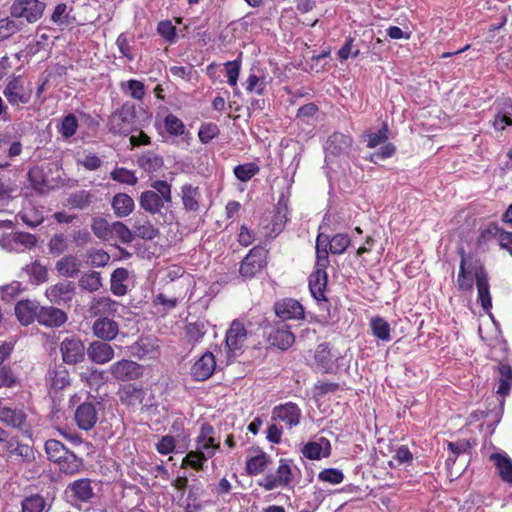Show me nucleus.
<instances>
[{"label": "nucleus", "instance_id": "nucleus-1", "mask_svg": "<svg viewBox=\"0 0 512 512\" xmlns=\"http://www.w3.org/2000/svg\"><path fill=\"white\" fill-rule=\"evenodd\" d=\"M509 348L507 341L502 337H497L493 344H490V350L487 357L498 364L494 367L495 381L497 384L496 393L501 397L509 395L512 389V367L507 362Z\"/></svg>", "mask_w": 512, "mask_h": 512}, {"label": "nucleus", "instance_id": "nucleus-2", "mask_svg": "<svg viewBox=\"0 0 512 512\" xmlns=\"http://www.w3.org/2000/svg\"><path fill=\"white\" fill-rule=\"evenodd\" d=\"M459 288H489L483 265L471 256L463 255L458 275Z\"/></svg>", "mask_w": 512, "mask_h": 512}, {"label": "nucleus", "instance_id": "nucleus-3", "mask_svg": "<svg viewBox=\"0 0 512 512\" xmlns=\"http://www.w3.org/2000/svg\"><path fill=\"white\" fill-rule=\"evenodd\" d=\"M151 188L141 193L139 204L146 212L157 214L165 204L172 202L171 185L167 181L156 180L151 183Z\"/></svg>", "mask_w": 512, "mask_h": 512}, {"label": "nucleus", "instance_id": "nucleus-4", "mask_svg": "<svg viewBox=\"0 0 512 512\" xmlns=\"http://www.w3.org/2000/svg\"><path fill=\"white\" fill-rule=\"evenodd\" d=\"M3 95L12 107L30 103L33 95V85L22 76L11 77L3 89Z\"/></svg>", "mask_w": 512, "mask_h": 512}, {"label": "nucleus", "instance_id": "nucleus-5", "mask_svg": "<svg viewBox=\"0 0 512 512\" xmlns=\"http://www.w3.org/2000/svg\"><path fill=\"white\" fill-rule=\"evenodd\" d=\"M328 236L319 234L316 240V265L315 270L309 276L308 288H326L328 265Z\"/></svg>", "mask_w": 512, "mask_h": 512}, {"label": "nucleus", "instance_id": "nucleus-6", "mask_svg": "<svg viewBox=\"0 0 512 512\" xmlns=\"http://www.w3.org/2000/svg\"><path fill=\"white\" fill-rule=\"evenodd\" d=\"M247 329L242 321L236 319L230 324L225 335V346L227 349V363L241 355L247 340Z\"/></svg>", "mask_w": 512, "mask_h": 512}, {"label": "nucleus", "instance_id": "nucleus-7", "mask_svg": "<svg viewBox=\"0 0 512 512\" xmlns=\"http://www.w3.org/2000/svg\"><path fill=\"white\" fill-rule=\"evenodd\" d=\"M353 139L351 136L335 132L326 141V162L333 163L336 159H345L352 149Z\"/></svg>", "mask_w": 512, "mask_h": 512}, {"label": "nucleus", "instance_id": "nucleus-8", "mask_svg": "<svg viewBox=\"0 0 512 512\" xmlns=\"http://www.w3.org/2000/svg\"><path fill=\"white\" fill-rule=\"evenodd\" d=\"M134 120V108L128 105H123L109 117V131L114 134L127 135L133 130Z\"/></svg>", "mask_w": 512, "mask_h": 512}, {"label": "nucleus", "instance_id": "nucleus-9", "mask_svg": "<svg viewBox=\"0 0 512 512\" xmlns=\"http://www.w3.org/2000/svg\"><path fill=\"white\" fill-rule=\"evenodd\" d=\"M293 478L290 461L281 459L279 466L274 474H267L260 482L259 486L266 491H271L277 487H289Z\"/></svg>", "mask_w": 512, "mask_h": 512}, {"label": "nucleus", "instance_id": "nucleus-10", "mask_svg": "<svg viewBox=\"0 0 512 512\" xmlns=\"http://www.w3.org/2000/svg\"><path fill=\"white\" fill-rule=\"evenodd\" d=\"M4 450L8 459L21 464H31L35 461L34 448L20 441L18 436L9 437L4 444Z\"/></svg>", "mask_w": 512, "mask_h": 512}, {"label": "nucleus", "instance_id": "nucleus-11", "mask_svg": "<svg viewBox=\"0 0 512 512\" xmlns=\"http://www.w3.org/2000/svg\"><path fill=\"white\" fill-rule=\"evenodd\" d=\"M143 372L144 368L141 364L129 359H121L109 367L112 377L122 382L136 380L143 375Z\"/></svg>", "mask_w": 512, "mask_h": 512}, {"label": "nucleus", "instance_id": "nucleus-12", "mask_svg": "<svg viewBox=\"0 0 512 512\" xmlns=\"http://www.w3.org/2000/svg\"><path fill=\"white\" fill-rule=\"evenodd\" d=\"M267 254V250L263 247L256 246L252 248L241 263L240 274L245 278L254 277L265 267Z\"/></svg>", "mask_w": 512, "mask_h": 512}, {"label": "nucleus", "instance_id": "nucleus-13", "mask_svg": "<svg viewBox=\"0 0 512 512\" xmlns=\"http://www.w3.org/2000/svg\"><path fill=\"white\" fill-rule=\"evenodd\" d=\"M340 356L334 353L328 343L319 344L315 350L314 361L318 371L324 374H336L339 370Z\"/></svg>", "mask_w": 512, "mask_h": 512}, {"label": "nucleus", "instance_id": "nucleus-14", "mask_svg": "<svg viewBox=\"0 0 512 512\" xmlns=\"http://www.w3.org/2000/svg\"><path fill=\"white\" fill-rule=\"evenodd\" d=\"M44 8L45 5L39 0H15L11 6V14L34 23L42 16Z\"/></svg>", "mask_w": 512, "mask_h": 512}, {"label": "nucleus", "instance_id": "nucleus-15", "mask_svg": "<svg viewBox=\"0 0 512 512\" xmlns=\"http://www.w3.org/2000/svg\"><path fill=\"white\" fill-rule=\"evenodd\" d=\"M36 244V238L29 233L16 232L5 234L0 238V247L8 252L22 253Z\"/></svg>", "mask_w": 512, "mask_h": 512}, {"label": "nucleus", "instance_id": "nucleus-16", "mask_svg": "<svg viewBox=\"0 0 512 512\" xmlns=\"http://www.w3.org/2000/svg\"><path fill=\"white\" fill-rule=\"evenodd\" d=\"M63 362L68 365L80 363L85 358V347L77 336L66 337L60 344Z\"/></svg>", "mask_w": 512, "mask_h": 512}, {"label": "nucleus", "instance_id": "nucleus-17", "mask_svg": "<svg viewBox=\"0 0 512 512\" xmlns=\"http://www.w3.org/2000/svg\"><path fill=\"white\" fill-rule=\"evenodd\" d=\"M301 409L293 402L276 405L272 409V420L284 422L291 429L300 423Z\"/></svg>", "mask_w": 512, "mask_h": 512}, {"label": "nucleus", "instance_id": "nucleus-18", "mask_svg": "<svg viewBox=\"0 0 512 512\" xmlns=\"http://www.w3.org/2000/svg\"><path fill=\"white\" fill-rule=\"evenodd\" d=\"M74 420L79 429L91 430L98 421L96 404L91 401L81 403L75 410Z\"/></svg>", "mask_w": 512, "mask_h": 512}, {"label": "nucleus", "instance_id": "nucleus-19", "mask_svg": "<svg viewBox=\"0 0 512 512\" xmlns=\"http://www.w3.org/2000/svg\"><path fill=\"white\" fill-rule=\"evenodd\" d=\"M214 434V427L205 422L201 425L199 434L196 438V448L204 451L208 459L213 457L216 451L220 449V442L216 441Z\"/></svg>", "mask_w": 512, "mask_h": 512}, {"label": "nucleus", "instance_id": "nucleus-20", "mask_svg": "<svg viewBox=\"0 0 512 512\" xmlns=\"http://www.w3.org/2000/svg\"><path fill=\"white\" fill-rule=\"evenodd\" d=\"M267 342L272 347L287 350L294 344L295 336L287 324L279 323L268 333Z\"/></svg>", "mask_w": 512, "mask_h": 512}, {"label": "nucleus", "instance_id": "nucleus-21", "mask_svg": "<svg viewBox=\"0 0 512 512\" xmlns=\"http://www.w3.org/2000/svg\"><path fill=\"white\" fill-rule=\"evenodd\" d=\"M215 368V356L207 351L192 365L190 374L195 381H205L213 375Z\"/></svg>", "mask_w": 512, "mask_h": 512}, {"label": "nucleus", "instance_id": "nucleus-22", "mask_svg": "<svg viewBox=\"0 0 512 512\" xmlns=\"http://www.w3.org/2000/svg\"><path fill=\"white\" fill-rule=\"evenodd\" d=\"M274 311L276 316L283 321L304 318V308L300 302L290 298L277 301L274 304Z\"/></svg>", "mask_w": 512, "mask_h": 512}, {"label": "nucleus", "instance_id": "nucleus-23", "mask_svg": "<svg viewBox=\"0 0 512 512\" xmlns=\"http://www.w3.org/2000/svg\"><path fill=\"white\" fill-rule=\"evenodd\" d=\"M133 356L143 358H155L159 354L158 340L153 336H141L130 346Z\"/></svg>", "mask_w": 512, "mask_h": 512}, {"label": "nucleus", "instance_id": "nucleus-24", "mask_svg": "<svg viewBox=\"0 0 512 512\" xmlns=\"http://www.w3.org/2000/svg\"><path fill=\"white\" fill-rule=\"evenodd\" d=\"M87 354L89 359L96 364L108 363L115 355L113 347L104 340L92 342L87 349Z\"/></svg>", "mask_w": 512, "mask_h": 512}, {"label": "nucleus", "instance_id": "nucleus-25", "mask_svg": "<svg viewBox=\"0 0 512 512\" xmlns=\"http://www.w3.org/2000/svg\"><path fill=\"white\" fill-rule=\"evenodd\" d=\"M94 335L104 341H111L119 333V325L116 321L107 317H99L93 323Z\"/></svg>", "mask_w": 512, "mask_h": 512}, {"label": "nucleus", "instance_id": "nucleus-26", "mask_svg": "<svg viewBox=\"0 0 512 512\" xmlns=\"http://www.w3.org/2000/svg\"><path fill=\"white\" fill-rule=\"evenodd\" d=\"M67 321L64 311L49 306L40 307L38 312V323L48 327H59Z\"/></svg>", "mask_w": 512, "mask_h": 512}, {"label": "nucleus", "instance_id": "nucleus-27", "mask_svg": "<svg viewBox=\"0 0 512 512\" xmlns=\"http://www.w3.org/2000/svg\"><path fill=\"white\" fill-rule=\"evenodd\" d=\"M47 382L54 390H63L70 386L71 378L68 369L63 364H56L47 373Z\"/></svg>", "mask_w": 512, "mask_h": 512}, {"label": "nucleus", "instance_id": "nucleus-28", "mask_svg": "<svg viewBox=\"0 0 512 512\" xmlns=\"http://www.w3.org/2000/svg\"><path fill=\"white\" fill-rule=\"evenodd\" d=\"M118 395L122 404L127 406H135L143 402L145 392L141 386L129 383L120 387Z\"/></svg>", "mask_w": 512, "mask_h": 512}, {"label": "nucleus", "instance_id": "nucleus-29", "mask_svg": "<svg viewBox=\"0 0 512 512\" xmlns=\"http://www.w3.org/2000/svg\"><path fill=\"white\" fill-rule=\"evenodd\" d=\"M0 421H2L6 426L23 430L26 425L27 415L22 409L0 407Z\"/></svg>", "mask_w": 512, "mask_h": 512}, {"label": "nucleus", "instance_id": "nucleus-30", "mask_svg": "<svg viewBox=\"0 0 512 512\" xmlns=\"http://www.w3.org/2000/svg\"><path fill=\"white\" fill-rule=\"evenodd\" d=\"M38 312L39 307L29 300L20 301L15 306L16 317L24 326L30 325L35 320L38 321Z\"/></svg>", "mask_w": 512, "mask_h": 512}, {"label": "nucleus", "instance_id": "nucleus-31", "mask_svg": "<svg viewBox=\"0 0 512 512\" xmlns=\"http://www.w3.org/2000/svg\"><path fill=\"white\" fill-rule=\"evenodd\" d=\"M112 209L119 218L130 215L134 208V200L126 193H117L111 201Z\"/></svg>", "mask_w": 512, "mask_h": 512}, {"label": "nucleus", "instance_id": "nucleus-32", "mask_svg": "<svg viewBox=\"0 0 512 512\" xmlns=\"http://www.w3.org/2000/svg\"><path fill=\"white\" fill-rule=\"evenodd\" d=\"M490 459L494 462L501 480L512 484V460L501 453H493Z\"/></svg>", "mask_w": 512, "mask_h": 512}, {"label": "nucleus", "instance_id": "nucleus-33", "mask_svg": "<svg viewBox=\"0 0 512 512\" xmlns=\"http://www.w3.org/2000/svg\"><path fill=\"white\" fill-rule=\"evenodd\" d=\"M71 495L79 501L86 502L93 497L91 481L88 478L75 480L68 486Z\"/></svg>", "mask_w": 512, "mask_h": 512}, {"label": "nucleus", "instance_id": "nucleus-34", "mask_svg": "<svg viewBox=\"0 0 512 512\" xmlns=\"http://www.w3.org/2000/svg\"><path fill=\"white\" fill-rule=\"evenodd\" d=\"M133 235L142 239H153L157 236L158 230L147 219L146 216H138L134 219Z\"/></svg>", "mask_w": 512, "mask_h": 512}, {"label": "nucleus", "instance_id": "nucleus-35", "mask_svg": "<svg viewBox=\"0 0 512 512\" xmlns=\"http://www.w3.org/2000/svg\"><path fill=\"white\" fill-rule=\"evenodd\" d=\"M57 464L59 465V470L67 475H74L78 473L83 466V461L80 457L76 456L73 452H67L64 457H62Z\"/></svg>", "mask_w": 512, "mask_h": 512}, {"label": "nucleus", "instance_id": "nucleus-36", "mask_svg": "<svg viewBox=\"0 0 512 512\" xmlns=\"http://www.w3.org/2000/svg\"><path fill=\"white\" fill-rule=\"evenodd\" d=\"M182 190V202L184 208L188 211H196L199 208L200 191L198 187H194L190 184H185L181 188Z\"/></svg>", "mask_w": 512, "mask_h": 512}, {"label": "nucleus", "instance_id": "nucleus-37", "mask_svg": "<svg viewBox=\"0 0 512 512\" xmlns=\"http://www.w3.org/2000/svg\"><path fill=\"white\" fill-rule=\"evenodd\" d=\"M25 273L29 276L32 285H42L47 281L48 270L39 261H35L24 268Z\"/></svg>", "mask_w": 512, "mask_h": 512}, {"label": "nucleus", "instance_id": "nucleus-38", "mask_svg": "<svg viewBox=\"0 0 512 512\" xmlns=\"http://www.w3.org/2000/svg\"><path fill=\"white\" fill-rule=\"evenodd\" d=\"M79 261L74 256H66L56 263V270L65 277H74L79 271Z\"/></svg>", "mask_w": 512, "mask_h": 512}, {"label": "nucleus", "instance_id": "nucleus-39", "mask_svg": "<svg viewBox=\"0 0 512 512\" xmlns=\"http://www.w3.org/2000/svg\"><path fill=\"white\" fill-rule=\"evenodd\" d=\"M205 334L206 328L204 323L194 322L188 323L185 326V338L187 342L192 346L199 344L202 341Z\"/></svg>", "mask_w": 512, "mask_h": 512}, {"label": "nucleus", "instance_id": "nucleus-40", "mask_svg": "<svg viewBox=\"0 0 512 512\" xmlns=\"http://www.w3.org/2000/svg\"><path fill=\"white\" fill-rule=\"evenodd\" d=\"M505 112H499L492 121V126L497 131H503L506 127L512 125V100L507 99L504 102Z\"/></svg>", "mask_w": 512, "mask_h": 512}, {"label": "nucleus", "instance_id": "nucleus-41", "mask_svg": "<svg viewBox=\"0 0 512 512\" xmlns=\"http://www.w3.org/2000/svg\"><path fill=\"white\" fill-rule=\"evenodd\" d=\"M44 447L48 459L55 463H57L68 452L66 446L61 441L56 439L47 440Z\"/></svg>", "mask_w": 512, "mask_h": 512}, {"label": "nucleus", "instance_id": "nucleus-42", "mask_svg": "<svg viewBox=\"0 0 512 512\" xmlns=\"http://www.w3.org/2000/svg\"><path fill=\"white\" fill-rule=\"evenodd\" d=\"M208 460L204 451L198 450L196 448L195 451H189L186 456L183 458L182 467L185 468L187 466L193 468L196 471L203 470L204 463Z\"/></svg>", "mask_w": 512, "mask_h": 512}, {"label": "nucleus", "instance_id": "nucleus-43", "mask_svg": "<svg viewBox=\"0 0 512 512\" xmlns=\"http://www.w3.org/2000/svg\"><path fill=\"white\" fill-rule=\"evenodd\" d=\"M370 327L372 334L382 341H389L390 336V325L381 317H374L370 321Z\"/></svg>", "mask_w": 512, "mask_h": 512}, {"label": "nucleus", "instance_id": "nucleus-44", "mask_svg": "<svg viewBox=\"0 0 512 512\" xmlns=\"http://www.w3.org/2000/svg\"><path fill=\"white\" fill-rule=\"evenodd\" d=\"M134 235L123 222L116 221L112 223L111 241L119 240L121 243L127 244L132 242Z\"/></svg>", "mask_w": 512, "mask_h": 512}, {"label": "nucleus", "instance_id": "nucleus-45", "mask_svg": "<svg viewBox=\"0 0 512 512\" xmlns=\"http://www.w3.org/2000/svg\"><path fill=\"white\" fill-rule=\"evenodd\" d=\"M267 465L268 457L265 453H261L247 459L246 472L250 476L258 475L264 471Z\"/></svg>", "mask_w": 512, "mask_h": 512}, {"label": "nucleus", "instance_id": "nucleus-46", "mask_svg": "<svg viewBox=\"0 0 512 512\" xmlns=\"http://www.w3.org/2000/svg\"><path fill=\"white\" fill-rule=\"evenodd\" d=\"M364 141L367 142L369 148H375L388 140V126L386 124L377 132L366 131L363 134Z\"/></svg>", "mask_w": 512, "mask_h": 512}, {"label": "nucleus", "instance_id": "nucleus-47", "mask_svg": "<svg viewBox=\"0 0 512 512\" xmlns=\"http://www.w3.org/2000/svg\"><path fill=\"white\" fill-rule=\"evenodd\" d=\"M138 164L142 169H144L147 172H155L162 167L163 160L161 157L153 153L147 152L139 157Z\"/></svg>", "mask_w": 512, "mask_h": 512}, {"label": "nucleus", "instance_id": "nucleus-48", "mask_svg": "<svg viewBox=\"0 0 512 512\" xmlns=\"http://www.w3.org/2000/svg\"><path fill=\"white\" fill-rule=\"evenodd\" d=\"M45 507V499L39 494L28 496L22 501V512H43Z\"/></svg>", "mask_w": 512, "mask_h": 512}, {"label": "nucleus", "instance_id": "nucleus-49", "mask_svg": "<svg viewBox=\"0 0 512 512\" xmlns=\"http://www.w3.org/2000/svg\"><path fill=\"white\" fill-rule=\"evenodd\" d=\"M350 244V238L346 234H337L333 238H328L327 250L328 253L341 254Z\"/></svg>", "mask_w": 512, "mask_h": 512}, {"label": "nucleus", "instance_id": "nucleus-50", "mask_svg": "<svg viewBox=\"0 0 512 512\" xmlns=\"http://www.w3.org/2000/svg\"><path fill=\"white\" fill-rule=\"evenodd\" d=\"M93 233L104 241H111L112 224L103 218H96L92 223Z\"/></svg>", "mask_w": 512, "mask_h": 512}, {"label": "nucleus", "instance_id": "nucleus-51", "mask_svg": "<svg viewBox=\"0 0 512 512\" xmlns=\"http://www.w3.org/2000/svg\"><path fill=\"white\" fill-rule=\"evenodd\" d=\"M486 232L497 235L500 247L512 256V232L503 231L496 225H490Z\"/></svg>", "mask_w": 512, "mask_h": 512}, {"label": "nucleus", "instance_id": "nucleus-52", "mask_svg": "<svg viewBox=\"0 0 512 512\" xmlns=\"http://www.w3.org/2000/svg\"><path fill=\"white\" fill-rule=\"evenodd\" d=\"M486 232L497 235L500 247L512 256V232L503 231L496 225H490Z\"/></svg>", "mask_w": 512, "mask_h": 512}, {"label": "nucleus", "instance_id": "nucleus-53", "mask_svg": "<svg viewBox=\"0 0 512 512\" xmlns=\"http://www.w3.org/2000/svg\"><path fill=\"white\" fill-rule=\"evenodd\" d=\"M259 172V167L255 163H245L234 168L236 178L242 182L249 181Z\"/></svg>", "mask_w": 512, "mask_h": 512}, {"label": "nucleus", "instance_id": "nucleus-54", "mask_svg": "<svg viewBox=\"0 0 512 512\" xmlns=\"http://www.w3.org/2000/svg\"><path fill=\"white\" fill-rule=\"evenodd\" d=\"M14 186L9 181L0 179V212L6 211L13 199Z\"/></svg>", "mask_w": 512, "mask_h": 512}, {"label": "nucleus", "instance_id": "nucleus-55", "mask_svg": "<svg viewBox=\"0 0 512 512\" xmlns=\"http://www.w3.org/2000/svg\"><path fill=\"white\" fill-rule=\"evenodd\" d=\"M166 131L172 136H181L185 132L183 122L173 114H169L164 119Z\"/></svg>", "mask_w": 512, "mask_h": 512}, {"label": "nucleus", "instance_id": "nucleus-56", "mask_svg": "<svg viewBox=\"0 0 512 512\" xmlns=\"http://www.w3.org/2000/svg\"><path fill=\"white\" fill-rule=\"evenodd\" d=\"M224 68L228 84L236 87L241 69V61L239 59L228 61L224 64Z\"/></svg>", "mask_w": 512, "mask_h": 512}, {"label": "nucleus", "instance_id": "nucleus-57", "mask_svg": "<svg viewBox=\"0 0 512 512\" xmlns=\"http://www.w3.org/2000/svg\"><path fill=\"white\" fill-rule=\"evenodd\" d=\"M110 176L114 181L132 186L135 185L138 181L134 172L122 167L114 169Z\"/></svg>", "mask_w": 512, "mask_h": 512}, {"label": "nucleus", "instance_id": "nucleus-58", "mask_svg": "<svg viewBox=\"0 0 512 512\" xmlns=\"http://www.w3.org/2000/svg\"><path fill=\"white\" fill-rule=\"evenodd\" d=\"M266 84L265 77L250 74L246 80V90L248 92H255L258 95H263Z\"/></svg>", "mask_w": 512, "mask_h": 512}, {"label": "nucleus", "instance_id": "nucleus-59", "mask_svg": "<svg viewBox=\"0 0 512 512\" xmlns=\"http://www.w3.org/2000/svg\"><path fill=\"white\" fill-rule=\"evenodd\" d=\"M77 128V118L75 117V115L69 114L63 118L61 125L59 127V132L63 137L69 138L76 133Z\"/></svg>", "mask_w": 512, "mask_h": 512}, {"label": "nucleus", "instance_id": "nucleus-60", "mask_svg": "<svg viewBox=\"0 0 512 512\" xmlns=\"http://www.w3.org/2000/svg\"><path fill=\"white\" fill-rule=\"evenodd\" d=\"M318 479L322 482L330 484H340L344 479V474L336 468H327L318 474Z\"/></svg>", "mask_w": 512, "mask_h": 512}, {"label": "nucleus", "instance_id": "nucleus-61", "mask_svg": "<svg viewBox=\"0 0 512 512\" xmlns=\"http://www.w3.org/2000/svg\"><path fill=\"white\" fill-rule=\"evenodd\" d=\"M219 133L218 126L213 123L203 124L198 132L200 141L204 144L209 143Z\"/></svg>", "mask_w": 512, "mask_h": 512}, {"label": "nucleus", "instance_id": "nucleus-62", "mask_svg": "<svg viewBox=\"0 0 512 512\" xmlns=\"http://www.w3.org/2000/svg\"><path fill=\"white\" fill-rule=\"evenodd\" d=\"M395 151L396 147L392 143H386L378 151L372 153L367 159L373 163H377L380 160L392 157Z\"/></svg>", "mask_w": 512, "mask_h": 512}, {"label": "nucleus", "instance_id": "nucleus-63", "mask_svg": "<svg viewBox=\"0 0 512 512\" xmlns=\"http://www.w3.org/2000/svg\"><path fill=\"white\" fill-rule=\"evenodd\" d=\"M158 33L169 43L176 40V28L171 21H161L157 26Z\"/></svg>", "mask_w": 512, "mask_h": 512}, {"label": "nucleus", "instance_id": "nucleus-64", "mask_svg": "<svg viewBox=\"0 0 512 512\" xmlns=\"http://www.w3.org/2000/svg\"><path fill=\"white\" fill-rule=\"evenodd\" d=\"M176 440L171 435L162 436L156 444V450L161 455H168L175 450Z\"/></svg>", "mask_w": 512, "mask_h": 512}]
</instances>
